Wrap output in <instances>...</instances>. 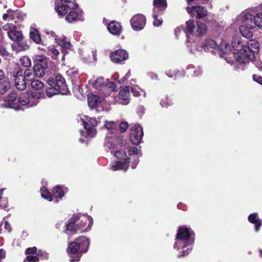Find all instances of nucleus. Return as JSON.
<instances>
[{
  "instance_id": "nucleus-40",
  "label": "nucleus",
  "mask_w": 262,
  "mask_h": 262,
  "mask_svg": "<svg viewBox=\"0 0 262 262\" xmlns=\"http://www.w3.org/2000/svg\"><path fill=\"white\" fill-rule=\"evenodd\" d=\"M86 121L94 126H96L98 125L97 121L95 118H92L89 116L85 117Z\"/></svg>"
},
{
  "instance_id": "nucleus-21",
  "label": "nucleus",
  "mask_w": 262,
  "mask_h": 262,
  "mask_svg": "<svg viewBox=\"0 0 262 262\" xmlns=\"http://www.w3.org/2000/svg\"><path fill=\"white\" fill-rule=\"evenodd\" d=\"M29 35L30 38L33 40V41L36 44H41L43 46V43L41 41V38L40 36V34L36 28L33 27H31L30 29Z\"/></svg>"
},
{
  "instance_id": "nucleus-51",
  "label": "nucleus",
  "mask_w": 262,
  "mask_h": 262,
  "mask_svg": "<svg viewBox=\"0 0 262 262\" xmlns=\"http://www.w3.org/2000/svg\"><path fill=\"white\" fill-rule=\"evenodd\" d=\"M36 255L37 256V257L39 258V257L45 255V256H47V254L42 251L41 250H37V253H36Z\"/></svg>"
},
{
  "instance_id": "nucleus-27",
  "label": "nucleus",
  "mask_w": 262,
  "mask_h": 262,
  "mask_svg": "<svg viewBox=\"0 0 262 262\" xmlns=\"http://www.w3.org/2000/svg\"><path fill=\"white\" fill-rule=\"evenodd\" d=\"M207 28L206 25L201 22H197L195 34L196 36H201L205 34Z\"/></svg>"
},
{
  "instance_id": "nucleus-47",
  "label": "nucleus",
  "mask_w": 262,
  "mask_h": 262,
  "mask_svg": "<svg viewBox=\"0 0 262 262\" xmlns=\"http://www.w3.org/2000/svg\"><path fill=\"white\" fill-rule=\"evenodd\" d=\"M252 78L254 81L262 85V77L255 74L253 75Z\"/></svg>"
},
{
  "instance_id": "nucleus-56",
  "label": "nucleus",
  "mask_w": 262,
  "mask_h": 262,
  "mask_svg": "<svg viewBox=\"0 0 262 262\" xmlns=\"http://www.w3.org/2000/svg\"><path fill=\"white\" fill-rule=\"evenodd\" d=\"M174 34L176 36V38L177 39L179 38V34L180 33V29L179 27H178L176 29H174Z\"/></svg>"
},
{
  "instance_id": "nucleus-23",
  "label": "nucleus",
  "mask_w": 262,
  "mask_h": 262,
  "mask_svg": "<svg viewBox=\"0 0 262 262\" xmlns=\"http://www.w3.org/2000/svg\"><path fill=\"white\" fill-rule=\"evenodd\" d=\"M88 102L90 107L95 108L100 104V98L97 95L91 94L88 96Z\"/></svg>"
},
{
  "instance_id": "nucleus-43",
  "label": "nucleus",
  "mask_w": 262,
  "mask_h": 262,
  "mask_svg": "<svg viewBox=\"0 0 262 262\" xmlns=\"http://www.w3.org/2000/svg\"><path fill=\"white\" fill-rule=\"evenodd\" d=\"M128 127V123L127 122H121L119 125L120 132L121 133L124 132Z\"/></svg>"
},
{
  "instance_id": "nucleus-30",
  "label": "nucleus",
  "mask_w": 262,
  "mask_h": 262,
  "mask_svg": "<svg viewBox=\"0 0 262 262\" xmlns=\"http://www.w3.org/2000/svg\"><path fill=\"white\" fill-rule=\"evenodd\" d=\"M17 103L23 106H26L28 105L30 101L29 100V94H23L19 96L17 98Z\"/></svg>"
},
{
  "instance_id": "nucleus-22",
  "label": "nucleus",
  "mask_w": 262,
  "mask_h": 262,
  "mask_svg": "<svg viewBox=\"0 0 262 262\" xmlns=\"http://www.w3.org/2000/svg\"><path fill=\"white\" fill-rule=\"evenodd\" d=\"M129 96L130 91L129 86H125L124 89L121 90L119 94V98L124 101L123 102L124 104H128L129 103Z\"/></svg>"
},
{
  "instance_id": "nucleus-32",
  "label": "nucleus",
  "mask_w": 262,
  "mask_h": 262,
  "mask_svg": "<svg viewBox=\"0 0 262 262\" xmlns=\"http://www.w3.org/2000/svg\"><path fill=\"white\" fill-rule=\"evenodd\" d=\"M31 86L33 89L38 90L43 88L44 83L39 80L34 79L31 81Z\"/></svg>"
},
{
  "instance_id": "nucleus-3",
  "label": "nucleus",
  "mask_w": 262,
  "mask_h": 262,
  "mask_svg": "<svg viewBox=\"0 0 262 262\" xmlns=\"http://www.w3.org/2000/svg\"><path fill=\"white\" fill-rule=\"evenodd\" d=\"M47 84L46 93L48 97L55 95H67L69 90L63 76L55 71L44 77Z\"/></svg>"
},
{
  "instance_id": "nucleus-49",
  "label": "nucleus",
  "mask_w": 262,
  "mask_h": 262,
  "mask_svg": "<svg viewBox=\"0 0 262 262\" xmlns=\"http://www.w3.org/2000/svg\"><path fill=\"white\" fill-rule=\"evenodd\" d=\"M128 152L129 155H132L133 154H137L138 152V150L137 147H132L129 149Z\"/></svg>"
},
{
  "instance_id": "nucleus-46",
  "label": "nucleus",
  "mask_w": 262,
  "mask_h": 262,
  "mask_svg": "<svg viewBox=\"0 0 262 262\" xmlns=\"http://www.w3.org/2000/svg\"><path fill=\"white\" fill-rule=\"evenodd\" d=\"M188 4H189L191 2H194L195 4H205L208 3L209 0H186Z\"/></svg>"
},
{
  "instance_id": "nucleus-38",
  "label": "nucleus",
  "mask_w": 262,
  "mask_h": 262,
  "mask_svg": "<svg viewBox=\"0 0 262 262\" xmlns=\"http://www.w3.org/2000/svg\"><path fill=\"white\" fill-rule=\"evenodd\" d=\"M186 30L187 32L192 33L193 32L194 23L193 21H188L186 23Z\"/></svg>"
},
{
  "instance_id": "nucleus-13",
  "label": "nucleus",
  "mask_w": 262,
  "mask_h": 262,
  "mask_svg": "<svg viewBox=\"0 0 262 262\" xmlns=\"http://www.w3.org/2000/svg\"><path fill=\"white\" fill-rule=\"evenodd\" d=\"M143 135L142 127L139 125H135L130 130V141L132 144L137 145L141 143Z\"/></svg>"
},
{
  "instance_id": "nucleus-8",
  "label": "nucleus",
  "mask_w": 262,
  "mask_h": 262,
  "mask_svg": "<svg viewBox=\"0 0 262 262\" xmlns=\"http://www.w3.org/2000/svg\"><path fill=\"white\" fill-rule=\"evenodd\" d=\"M13 77V80L17 89L23 91L27 88V80L23 76V70L19 66H16L11 72Z\"/></svg>"
},
{
  "instance_id": "nucleus-18",
  "label": "nucleus",
  "mask_w": 262,
  "mask_h": 262,
  "mask_svg": "<svg viewBox=\"0 0 262 262\" xmlns=\"http://www.w3.org/2000/svg\"><path fill=\"white\" fill-rule=\"evenodd\" d=\"M108 31L114 35L119 36L122 33V27L121 24L116 20L111 21L107 26Z\"/></svg>"
},
{
  "instance_id": "nucleus-44",
  "label": "nucleus",
  "mask_w": 262,
  "mask_h": 262,
  "mask_svg": "<svg viewBox=\"0 0 262 262\" xmlns=\"http://www.w3.org/2000/svg\"><path fill=\"white\" fill-rule=\"evenodd\" d=\"M105 85L113 92L116 91L117 85L114 82H107Z\"/></svg>"
},
{
  "instance_id": "nucleus-58",
  "label": "nucleus",
  "mask_w": 262,
  "mask_h": 262,
  "mask_svg": "<svg viewBox=\"0 0 262 262\" xmlns=\"http://www.w3.org/2000/svg\"><path fill=\"white\" fill-rule=\"evenodd\" d=\"M8 161L11 163H14L16 161V158L14 156H10L8 159Z\"/></svg>"
},
{
  "instance_id": "nucleus-6",
  "label": "nucleus",
  "mask_w": 262,
  "mask_h": 262,
  "mask_svg": "<svg viewBox=\"0 0 262 262\" xmlns=\"http://www.w3.org/2000/svg\"><path fill=\"white\" fill-rule=\"evenodd\" d=\"M194 240L193 231L190 227L181 226V256H186L191 251Z\"/></svg>"
},
{
  "instance_id": "nucleus-2",
  "label": "nucleus",
  "mask_w": 262,
  "mask_h": 262,
  "mask_svg": "<svg viewBox=\"0 0 262 262\" xmlns=\"http://www.w3.org/2000/svg\"><path fill=\"white\" fill-rule=\"evenodd\" d=\"M235 23L243 25L239 27L242 35L250 39L253 36L252 29L262 28V4L243 11L234 19Z\"/></svg>"
},
{
  "instance_id": "nucleus-63",
  "label": "nucleus",
  "mask_w": 262,
  "mask_h": 262,
  "mask_svg": "<svg viewBox=\"0 0 262 262\" xmlns=\"http://www.w3.org/2000/svg\"><path fill=\"white\" fill-rule=\"evenodd\" d=\"M4 191V188H2L0 189V201L1 200L2 197V195L3 194V192Z\"/></svg>"
},
{
  "instance_id": "nucleus-57",
  "label": "nucleus",
  "mask_w": 262,
  "mask_h": 262,
  "mask_svg": "<svg viewBox=\"0 0 262 262\" xmlns=\"http://www.w3.org/2000/svg\"><path fill=\"white\" fill-rule=\"evenodd\" d=\"M8 90V86L6 85H2V86H0V92L2 93H4Z\"/></svg>"
},
{
  "instance_id": "nucleus-45",
  "label": "nucleus",
  "mask_w": 262,
  "mask_h": 262,
  "mask_svg": "<svg viewBox=\"0 0 262 262\" xmlns=\"http://www.w3.org/2000/svg\"><path fill=\"white\" fill-rule=\"evenodd\" d=\"M49 51L53 54L52 57L55 59H56L59 54V51L55 48H51Z\"/></svg>"
},
{
  "instance_id": "nucleus-64",
  "label": "nucleus",
  "mask_w": 262,
  "mask_h": 262,
  "mask_svg": "<svg viewBox=\"0 0 262 262\" xmlns=\"http://www.w3.org/2000/svg\"><path fill=\"white\" fill-rule=\"evenodd\" d=\"M8 16H9L8 14H3V19H4V20H6V19H7V18L8 17Z\"/></svg>"
},
{
  "instance_id": "nucleus-42",
  "label": "nucleus",
  "mask_w": 262,
  "mask_h": 262,
  "mask_svg": "<svg viewBox=\"0 0 262 262\" xmlns=\"http://www.w3.org/2000/svg\"><path fill=\"white\" fill-rule=\"evenodd\" d=\"M26 260L29 262H38L39 260V258L36 255H27L26 257Z\"/></svg>"
},
{
  "instance_id": "nucleus-16",
  "label": "nucleus",
  "mask_w": 262,
  "mask_h": 262,
  "mask_svg": "<svg viewBox=\"0 0 262 262\" xmlns=\"http://www.w3.org/2000/svg\"><path fill=\"white\" fill-rule=\"evenodd\" d=\"M5 101L7 106L15 110H19L20 106L17 103V95L14 91L10 92L5 98Z\"/></svg>"
},
{
  "instance_id": "nucleus-55",
  "label": "nucleus",
  "mask_w": 262,
  "mask_h": 262,
  "mask_svg": "<svg viewBox=\"0 0 262 262\" xmlns=\"http://www.w3.org/2000/svg\"><path fill=\"white\" fill-rule=\"evenodd\" d=\"M139 162V160L138 158H137L136 160H135L133 162V163L131 165L132 168H133V169L136 168Z\"/></svg>"
},
{
  "instance_id": "nucleus-53",
  "label": "nucleus",
  "mask_w": 262,
  "mask_h": 262,
  "mask_svg": "<svg viewBox=\"0 0 262 262\" xmlns=\"http://www.w3.org/2000/svg\"><path fill=\"white\" fill-rule=\"evenodd\" d=\"M178 72H173V74L171 73V70H169L167 73V75L169 77H171V78H176V75L178 74Z\"/></svg>"
},
{
  "instance_id": "nucleus-5",
  "label": "nucleus",
  "mask_w": 262,
  "mask_h": 262,
  "mask_svg": "<svg viewBox=\"0 0 262 262\" xmlns=\"http://www.w3.org/2000/svg\"><path fill=\"white\" fill-rule=\"evenodd\" d=\"M90 244L89 239L84 236L77 237L73 242L70 243L67 249L68 253L76 254L71 261H79L82 254L88 252Z\"/></svg>"
},
{
  "instance_id": "nucleus-31",
  "label": "nucleus",
  "mask_w": 262,
  "mask_h": 262,
  "mask_svg": "<svg viewBox=\"0 0 262 262\" xmlns=\"http://www.w3.org/2000/svg\"><path fill=\"white\" fill-rule=\"evenodd\" d=\"M41 196L43 199L51 202L53 200L52 192H50L45 187L40 188Z\"/></svg>"
},
{
  "instance_id": "nucleus-54",
  "label": "nucleus",
  "mask_w": 262,
  "mask_h": 262,
  "mask_svg": "<svg viewBox=\"0 0 262 262\" xmlns=\"http://www.w3.org/2000/svg\"><path fill=\"white\" fill-rule=\"evenodd\" d=\"M5 251L2 249H0V262L1 261L2 259L5 258Z\"/></svg>"
},
{
  "instance_id": "nucleus-26",
  "label": "nucleus",
  "mask_w": 262,
  "mask_h": 262,
  "mask_svg": "<svg viewBox=\"0 0 262 262\" xmlns=\"http://www.w3.org/2000/svg\"><path fill=\"white\" fill-rule=\"evenodd\" d=\"M217 48L221 52L225 54H229L232 51V49L233 50V53L234 51L232 47H231L225 40H222Z\"/></svg>"
},
{
  "instance_id": "nucleus-59",
  "label": "nucleus",
  "mask_w": 262,
  "mask_h": 262,
  "mask_svg": "<svg viewBox=\"0 0 262 262\" xmlns=\"http://www.w3.org/2000/svg\"><path fill=\"white\" fill-rule=\"evenodd\" d=\"M176 239L177 240H180V226L178 227V228Z\"/></svg>"
},
{
  "instance_id": "nucleus-12",
  "label": "nucleus",
  "mask_w": 262,
  "mask_h": 262,
  "mask_svg": "<svg viewBox=\"0 0 262 262\" xmlns=\"http://www.w3.org/2000/svg\"><path fill=\"white\" fill-rule=\"evenodd\" d=\"M146 21V18L143 15L137 14L132 17L130 23L134 30L140 31L145 27Z\"/></svg>"
},
{
  "instance_id": "nucleus-17",
  "label": "nucleus",
  "mask_w": 262,
  "mask_h": 262,
  "mask_svg": "<svg viewBox=\"0 0 262 262\" xmlns=\"http://www.w3.org/2000/svg\"><path fill=\"white\" fill-rule=\"evenodd\" d=\"M130 158H126L124 161H114L111 163L110 169L113 171L123 170L126 171L129 166Z\"/></svg>"
},
{
  "instance_id": "nucleus-34",
  "label": "nucleus",
  "mask_w": 262,
  "mask_h": 262,
  "mask_svg": "<svg viewBox=\"0 0 262 262\" xmlns=\"http://www.w3.org/2000/svg\"><path fill=\"white\" fill-rule=\"evenodd\" d=\"M116 158L120 160H125L127 157V154L125 151L124 150H118L116 151L115 154Z\"/></svg>"
},
{
  "instance_id": "nucleus-11",
  "label": "nucleus",
  "mask_w": 262,
  "mask_h": 262,
  "mask_svg": "<svg viewBox=\"0 0 262 262\" xmlns=\"http://www.w3.org/2000/svg\"><path fill=\"white\" fill-rule=\"evenodd\" d=\"M80 216L78 214H74L72 217L68 221L65 227L66 231H69L71 233L74 234L78 231L82 232V228L79 224L76 222L79 221Z\"/></svg>"
},
{
  "instance_id": "nucleus-60",
  "label": "nucleus",
  "mask_w": 262,
  "mask_h": 262,
  "mask_svg": "<svg viewBox=\"0 0 262 262\" xmlns=\"http://www.w3.org/2000/svg\"><path fill=\"white\" fill-rule=\"evenodd\" d=\"M5 228L7 229V230H8L9 231H10V229H11V228H10V224L8 223V222H5Z\"/></svg>"
},
{
  "instance_id": "nucleus-28",
  "label": "nucleus",
  "mask_w": 262,
  "mask_h": 262,
  "mask_svg": "<svg viewBox=\"0 0 262 262\" xmlns=\"http://www.w3.org/2000/svg\"><path fill=\"white\" fill-rule=\"evenodd\" d=\"M52 194L56 198L61 199L64 196V191L60 186L56 185L52 190Z\"/></svg>"
},
{
  "instance_id": "nucleus-61",
  "label": "nucleus",
  "mask_w": 262,
  "mask_h": 262,
  "mask_svg": "<svg viewBox=\"0 0 262 262\" xmlns=\"http://www.w3.org/2000/svg\"><path fill=\"white\" fill-rule=\"evenodd\" d=\"M5 76L4 72L2 70L0 69V80L3 79Z\"/></svg>"
},
{
  "instance_id": "nucleus-33",
  "label": "nucleus",
  "mask_w": 262,
  "mask_h": 262,
  "mask_svg": "<svg viewBox=\"0 0 262 262\" xmlns=\"http://www.w3.org/2000/svg\"><path fill=\"white\" fill-rule=\"evenodd\" d=\"M21 66L26 68L30 67L31 66V61L30 58L27 56L21 57L19 60Z\"/></svg>"
},
{
  "instance_id": "nucleus-50",
  "label": "nucleus",
  "mask_w": 262,
  "mask_h": 262,
  "mask_svg": "<svg viewBox=\"0 0 262 262\" xmlns=\"http://www.w3.org/2000/svg\"><path fill=\"white\" fill-rule=\"evenodd\" d=\"M131 91H132V93H133V95L135 97H138L140 95V92L136 88H132Z\"/></svg>"
},
{
  "instance_id": "nucleus-37",
  "label": "nucleus",
  "mask_w": 262,
  "mask_h": 262,
  "mask_svg": "<svg viewBox=\"0 0 262 262\" xmlns=\"http://www.w3.org/2000/svg\"><path fill=\"white\" fill-rule=\"evenodd\" d=\"M37 253V248L36 247L28 248L25 251L26 255H33Z\"/></svg>"
},
{
  "instance_id": "nucleus-24",
  "label": "nucleus",
  "mask_w": 262,
  "mask_h": 262,
  "mask_svg": "<svg viewBox=\"0 0 262 262\" xmlns=\"http://www.w3.org/2000/svg\"><path fill=\"white\" fill-rule=\"evenodd\" d=\"M203 48L206 51L213 53V50L217 48V46L214 40L212 39H207L203 43Z\"/></svg>"
},
{
  "instance_id": "nucleus-48",
  "label": "nucleus",
  "mask_w": 262,
  "mask_h": 262,
  "mask_svg": "<svg viewBox=\"0 0 262 262\" xmlns=\"http://www.w3.org/2000/svg\"><path fill=\"white\" fill-rule=\"evenodd\" d=\"M0 55L4 57L9 56V53L5 48H0Z\"/></svg>"
},
{
  "instance_id": "nucleus-36",
  "label": "nucleus",
  "mask_w": 262,
  "mask_h": 262,
  "mask_svg": "<svg viewBox=\"0 0 262 262\" xmlns=\"http://www.w3.org/2000/svg\"><path fill=\"white\" fill-rule=\"evenodd\" d=\"M16 42L17 43V46L19 51H25L29 48V46L27 45V43L23 41V40L22 41Z\"/></svg>"
},
{
  "instance_id": "nucleus-4",
  "label": "nucleus",
  "mask_w": 262,
  "mask_h": 262,
  "mask_svg": "<svg viewBox=\"0 0 262 262\" xmlns=\"http://www.w3.org/2000/svg\"><path fill=\"white\" fill-rule=\"evenodd\" d=\"M57 8L56 12L60 15H66L65 19L70 23L84 20L82 12H78L77 4L75 2L62 0Z\"/></svg>"
},
{
  "instance_id": "nucleus-52",
  "label": "nucleus",
  "mask_w": 262,
  "mask_h": 262,
  "mask_svg": "<svg viewBox=\"0 0 262 262\" xmlns=\"http://www.w3.org/2000/svg\"><path fill=\"white\" fill-rule=\"evenodd\" d=\"M77 224H79V225L82 228V231H83V228L85 227L87 224L86 220L85 219V221H83L82 220H81L79 222H78Z\"/></svg>"
},
{
  "instance_id": "nucleus-29",
  "label": "nucleus",
  "mask_w": 262,
  "mask_h": 262,
  "mask_svg": "<svg viewBox=\"0 0 262 262\" xmlns=\"http://www.w3.org/2000/svg\"><path fill=\"white\" fill-rule=\"evenodd\" d=\"M163 13H157L156 12H154L152 13V17L154 18L153 21V25L154 26L159 27L161 26L163 23V19L162 18V15H163Z\"/></svg>"
},
{
  "instance_id": "nucleus-10",
  "label": "nucleus",
  "mask_w": 262,
  "mask_h": 262,
  "mask_svg": "<svg viewBox=\"0 0 262 262\" xmlns=\"http://www.w3.org/2000/svg\"><path fill=\"white\" fill-rule=\"evenodd\" d=\"M3 29L6 31L9 38L14 41H22L24 39V36L22 32L17 30L15 25L11 23L5 24Z\"/></svg>"
},
{
  "instance_id": "nucleus-20",
  "label": "nucleus",
  "mask_w": 262,
  "mask_h": 262,
  "mask_svg": "<svg viewBox=\"0 0 262 262\" xmlns=\"http://www.w3.org/2000/svg\"><path fill=\"white\" fill-rule=\"evenodd\" d=\"M248 221L254 225L255 231L257 232L262 225V221L259 219L257 213H253L250 214L248 217Z\"/></svg>"
},
{
  "instance_id": "nucleus-19",
  "label": "nucleus",
  "mask_w": 262,
  "mask_h": 262,
  "mask_svg": "<svg viewBox=\"0 0 262 262\" xmlns=\"http://www.w3.org/2000/svg\"><path fill=\"white\" fill-rule=\"evenodd\" d=\"M153 6L152 11L154 12L164 13L168 6L167 0H154Z\"/></svg>"
},
{
  "instance_id": "nucleus-7",
  "label": "nucleus",
  "mask_w": 262,
  "mask_h": 262,
  "mask_svg": "<svg viewBox=\"0 0 262 262\" xmlns=\"http://www.w3.org/2000/svg\"><path fill=\"white\" fill-rule=\"evenodd\" d=\"M49 59L45 56H37L34 60V75L38 77H45L52 72L49 67Z\"/></svg>"
},
{
  "instance_id": "nucleus-1",
  "label": "nucleus",
  "mask_w": 262,
  "mask_h": 262,
  "mask_svg": "<svg viewBox=\"0 0 262 262\" xmlns=\"http://www.w3.org/2000/svg\"><path fill=\"white\" fill-rule=\"evenodd\" d=\"M232 47L234 50L233 55L236 59L235 68L237 71H243L247 63L254 60V54L258 52L259 45L256 40H250L244 43L240 37H234Z\"/></svg>"
},
{
  "instance_id": "nucleus-41",
  "label": "nucleus",
  "mask_w": 262,
  "mask_h": 262,
  "mask_svg": "<svg viewBox=\"0 0 262 262\" xmlns=\"http://www.w3.org/2000/svg\"><path fill=\"white\" fill-rule=\"evenodd\" d=\"M105 127L108 129H113L117 127V124L114 121H107L105 122Z\"/></svg>"
},
{
  "instance_id": "nucleus-25",
  "label": "nucleus",
  "mask_w": 262,
  "mask_h": 262,
  "mask_svg": "<svg viewBox=\"0 0 262 262\" xmlns=\"http://www.w3.org/2000/svg\"><path fill=\"white\" fill-rule=\"evenodd\" d=\"M82 122L83 123L84 127L86 130V134L88 136L94 137L96 134V130L94 128V126L85 121L84 119H81Z\"/></svg>"
},
{
  "instance_id": "nucleus-39",
  "label": "nucleus",
  "mask_w": 262,
  "mask_h": 262,
  "mask_svg": "<svg viewBox=\"0 0 262 262\" xmlns=\"http://www.w3.org/2000/svg\"><path fill=\"white\" fill-rule=\"evenodd\" d=\"M23 76L25 77L27 80H30L32 79L31 77L32 76V71L30 69H27L24 72L23 71Z\"/></svg>"
},
{
  "instance_id": "nucleus-35",
  "label": "nucleus",
  "mask_w": 262,
  "mask_h": 262,
  "mask_svg": "<svg viewBox=\"0 0 262 262\" xmlns=\"http://www.w3.org/2000/svg\"><path fill=\"white\" fill-rule=\"evenodd\" d=\"M105 80L102 77L98 78L94 83V86L97 89H98L104 84Z\"/></svg>"
},
{
  "instance_id": "nucleus-9",
  "label": "nucleus",
  "mask_w": 262,
  "mask_h": 262,
  "mask_svg": "<svg viewBox=\"0 0 262 262\" xmlns=\"http://www.w3.org/2000/svg\"><path fill=\"white\" fill-rule=\"evenodd\" d=\"M46 33L49 36V38L52 37L53 38L58 45L60 47L61 52L63 54V58H64L67 50L69 49L71 47V45L70 42L67 40V37L63 35L59 36L52 31H46Z\"/></svg>"
},
{
  "instance_id": "nucleus-14",
  "label": "nucleus",
  "mask_w": 262,
  "mask_h": 262,
  "mask_svg": "<svg viewBox=\"0 0 262 262\" xmlns=\"http://www.w3.org/2000/svg\"><path fill=\"white\" fill-rule=\"evenodd\" d=\"M186 9L189 14L198 19L206 17L208 13L207 10L205 7L199 5L187 7Z\"/></svg>"
},
{
  "instance_id": "nucleus-62",
  "label": "nucleus",
  "mask_w": 262,
  "mask_h": 262,
  "mask_svg": "<svg viewBox=\"0 0 262 262\" xmlns=\"http://www.w3.org/2000/svg\"><path fill=\"white\" fill-rule=\"evenodd\" d=\"M256 66L259 70L262 71V63H257Z\"/></svg>"
},
{
  "instance_id": "nucleus-15",
  "label": "nucleus",
  "mask_w": 262,
  "mask_h": 262,
  "mask_svg": "<svg viewBox=\"0 0 262 262\" xmlns=\"http://www.w3.org/2000/svg\"><path fill=\"white\" fill-rule=\"evenodd\" d=\"M128 57L127 52L123 49L117 50L110 54L111 60L116 63H121Z\"/></svg>"
}]
</instances>
